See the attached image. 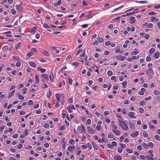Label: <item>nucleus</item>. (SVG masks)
Masks as SVG:
<instances>
[{"instance_id": "obj_1", "label": "nucleus", "mask_w": 160, "mask_h": 160, "mask_svg": "<svg viewBox=\"0 0 160 160\" xmlns=\"http://www.w3.org/2000/svg\"><path fill=\"white\" fill-rule=\"evenodd\" d=\"M146 72L151 77H152L154 73L153 69L152 68H150L147 70Z\"/></svg>"}, {"instance_id": "obj_2", "label": "nucleus", "mask_w": 160, "mask_h": 160, "mask_svg": "<svg viewBox=\"0 0 160 160\" xmlns=\"http://www.w3.org/2000/svg\"><path fill=\"white\" fill-rule=\"evenodd\" d=\"M120 126L125 131H127L128 130V126L125 124V122L120 124Z\"/></svg>"}, {"instance_id": "obj_3", "label": "nucleus", "mask_w": 160, "mask_h": 160, "mask_svg": "<svg viewBox=\"0 0 160 160\" xmlns=\"http://www.w3.org/2000/svg\"><path fill=\"white\" fill-rule=\"evenodd\" d=\"M87 129L88 132L90 134H93L95 133V131H94L93 129L90 126H88Z\"/></svg>"}, {"instance_id": "obj_4", "label": "nucleus", "mask_w": 160, "mask_h": 160, "mask_svg": "<svg viewBox=\"0 0 160 160\" xmlns=\"http://www.w3.org/2000/svg\"><path fill=\"white\" fill-rule=\"evenodd\" d=\"M134 112H130L128 113V116L131 118L136 119L137 117L134 115Z\"/></svg>"}, {"instance_id": "obj_5", "label": "nucleus", "mask_w": 160, "mask_h": 160, "mask_svg": "<svg viewBox=\"0 0 160 160\" xmlns=\"http://www.w3.org/2000/svg\"><path fill=\"white\" fill-rule=\"evenodd\" d=\"M116 58L118 60L123 61L126 58V57L119 55L116 56Z\"/></svg>"}, {"instance_id": "obj_6", "label": "nucleus", "mask_w": 160, "mask_h": 160, "mask_svg": "<svg viewBox=\"0 0 160 160\" xmlns=\"http://www.w3.org/2000/svg\"><path fill=\"white\" fill-rule=\"evenodd\" d=\"M112 131L117 136L119 135L120 134V132L118 130L112 129Z\"/></svg>"}, {"instance_id": "obj_7", "label": "nucleus", "mask_w": 160, "mask_h": 160, "mask_svg": "<svg viewBox=\"0 0 160 160\" xmlns=\"http://www.w3.org/2000/svg\"><path fill=\"white\" fill-rule=\"evenodd\" d=\"M139 134V133L137 131H135L133 134H131V136L132 137L134 138L135 137L137 136Z\"/></svg>"}, {"instance_id": "obj_8", "label": "nucleus", "mask_w": 160, "mask_h": 160, "mask_svg": "<svg viewBox=\"0 0 160 160\" xmlns=\"http://www.w3.org/2000/svg\"><path fill=\"white\" fill-rule=\"evenodd\" d=\"M42 53L45 56H49V54L48 52L46 50H43L42 51Z\"/></svg>"}, {"instance_id": "obj_9", "label": "nucleus", "mask_w": 160, "mask_h": 160, "mask_svg": "<svg viewBox=\"0 0 160 160\" xmlns=\"http://www.w3.org/2000/svg\"><path fill=\"white\" fill-rule=\"evenodd\" d=\"M15 91V90H14L10 93L9 94V95L8 96V99L12 97L14 95Z\"/></svg>"}, {"instance_id": "obj_10", "label": "nucleus", "mask_w": 160, "mask_h": 160, "mask_svg": "<svg viewBox=\"0 0 160 160\" xmlns=\"http://www.w3.org/2000/svg\"><path fill=\"white\" fill-rule=\"evenodd\" d=\"M52 75V77L51 75H50L49 76L50 81L51 82H54V78L53 76V72H51Z\"/></svg>"}, {"instance_id": "obj_11", "label": "nucleus", "mask_w": 160, "mask_h": 160, "mask_svg": "<svg viewBox=\"0 0 160 160\" xmlns=\"http://www.w3.org/2000/svg\"><path fill=\"white\" fill-rule=\"evenodd\" d=\"M8 49V47L7 46H4L2 48V51L3 52H7Z\"/></svg>"}, {"instance_id": "obj_12", "label": "nucleus", "mask_w": 160, "mask_h": 160, "mask_svg": "<svg viewBox=\"0 0 160 160\" xmlns=\"http://www.w3.org/2000/svg\"><path fill=\"white\" fill-rule=\"evenodd\" d=\"M114 158L116 160H121L122 158L120 156L117 155H115L114 156Z\"/></svg>"}, {"instance_id": "obj_13", "label": "nucleus", "mask_w": 160, "mask_h": 160, "mask_svg": "<svg viewBox=\"0 0 160 160\" xmlns=\"http://www.w3.org/2000/svg\"><path fill=\"white\" fill-rule=\"evenodd\" d=\"M29 64L31 67L33 68L35 67L36 66V63L33 62H29Z\"/></svg>"}, {"instance_id": "obj_14", "label": "nucleus", "mask_w": 160, "mask_h": 160, "mask_svg": "<svg viewBox=\"0 0 160 160\" xmlns=\"http://www.w3.org/2000/svg\"><path fill=\"white\" fill-rule=\"evenodd\" d=\"M22 2H20V4L19 5H16V7L17 8V10L18 11H20L21 8H20V6L22 4Z\"/></svg>"}, {"instance_id": "obj_15", "label": "nucleus", "mask_w": 160, "mask_h": 160, "mask_svg": "<svg viewBox=\"0 0 160 160\" xmlns=\"http://www.w3.org/2000/svg\"><path fill=\"white\" fill-rule=\"evenodd\" d=\"M154 58L156 59H158L159 57L160 53L159 52H156L154 53Z\"/></svg>"}, {"instance_id": "obj_16", "label": "nucleus", "mask_w": 160, "mask_h": 160, "mask_svg": "<svg viewBox=\"0 0 160 160\" xmlns=\"http://www.w3.org/2000/svg\"><path fill=\"white\" fill-rule=\"evenodd\" d=\"M35 83L36 84L38 83L39 82V80L38 78V75H35Z\"/></svg>"}, {"instance_id": "obj_17", "label": "nucleus", "mask_w": 160, "mask_h": 160, "mask_svg": "<svg viewBox=\"0 0 160 160\" xmlns=\"http://www.w3.org/2000/svg\"><path fill=\"white\" fill-rule=\"evenodd\" d=\"M37 30V28L36 27H33L32 29L30 30V32L32 33H34L35 31Z\"/></svg>"}, {"instance_id": "obj_18", "label": "nucleus", "mask_w": 160, "mask_h": 160, "mask_svg": "<svg viewBox=\"0 0 160 160\" xmlns=\"http://www.w3.org/2000/svg\"><path fill=\"white\" fill-rule=\"evenodd\" d=\"M139 104L142 106H144L146 105V102L143 100H141L140 101Z\"/></svg>"}, {"instance_id": "obj_19", "label": "nucleus", "mask_w": 160, "mask_h": 160, "mask_svg": "<svg viewBox=\"0 0 160 160\" xmlns=\"http://www.w3.org/2000/svg\"><path fill=\"white\" fill-rule=\"evenodd\" d=\"M41 76L47 80H48V76L45 74H41Z\"/></svg>"}, {"instance_id": "obj_20", "label": "nucleus", "mask_w": 160, "mask_h": 160, "mask_svg": "<svg viewBox=\"0 0 160 160\" xmlns=\"http://www.w3.org/2000/svg\"><path fill=\"white\" fill-rule=\"evenodd\" d=\"M81 126H78V128H77V130H78V133L79 134H81L82 133V129H81Z\"/></svg>"}, {"instance_id": "obj_21", "label": "nucleus", "mask_w": 160, "mask_h": 160, "mask_svg": "<svg viewBox=\"0 0 160 160\" xmlns=\"http://www.w3.org/2000/svg\"><path fill=\"white\" fill-rule=\"evenodd\" d=\"M56 99H57V100L58 101V102H60V98L61 97V96H60V94H58V93H57L56 95Z\"/></svg>"}, {"instance_id": "obj_22", "label": "nucleus", "mask_w": 160, "mask_h": 160, "mask_svg": "<svg viewBox=\"0 0 160 160\" xmlns=\"http://www.w3.org/2000/svg\"><path fill=\"white\" fill-rule=\"evenodd\" d=\"M108 137L109 138H114V135L112 133H110L108 135Z\"/></svg>"}, {"instance_id": "obj_23", "label": "nucleus", "mask_w": 160, "mask_h": 160, "mask_svg": "<svg viewBox=\"0 0 160 160\" xmlns=\"http://www.w3.org/2000/svg\"><path fill=\"white\" fill-rule=\"evenodd\" d=\"M135 18L134 17H131L129 18L130 20H132L131 22L132 23H133L135 22Z\"/></svg>"}, {"instance_id": "obj_24", "label": "nucleus", "mask_w": 160, "mask_h": 160, "mask_svg": "<svg viewBox=\"0 0 160 160\" xmlns=\"http://www.w3.org/2000/svg\"><path fill=\"white\" fill-rule=\"evenodd\" d=\"M91 121L90 119H88L85 122L86 124L87 125H88L91 123Z\"/></svg>"}, {"instance_id": "obj_25", "label": "nucleus", "mask_w": 160, "mask_h": 160, "mask_svg": "<svg viewBox=\"0 0 160 160\" xmlns=\"http://www.w3.org/2000/svg\"><path fill=\"white\" fill-rule=\"evenodd\" d=\"M118 120L119 121V125L120 124H122L124 122L122 117H120V118H119Z\"/></svg>"}, {"instance_id": "obj_26", "label": "nucleus", "mask_w": 160, "mask_h": 160, "mask_svg": "<svg viewBox=\"0 0 160 160\" xmlns=\"http://www.w3.org/2000/svg\"><path fill=\"white\" fill-rule=\"evenodd\" d=\"M143 135L145 138H147L148 136V135L146 131H144L143 132Z\"/></svg>"}, {"instance_id": "obj_27", "label": "nucleus", "mask_w": 160, "mask_h": 160, "mask_svg": "<svg viewBox=\"0 0 160 160\" xmlns=\"http://www.w3.org/2000/svg\"><path fill=\"white\" fill-rule=\"evenodd\" d=\"M18 98L20 100H23L24 99V98L22 96H21L20 94H18Z\"/></svg>"}, {"instance_id": "obj_28", "label": "nucleus", "mask_w": 160, "mask_h": 160, "mask_svg": "<svg viewBox=\"0 0 160 160\" xmlns=\"http://www.w3.org/2000/svg\"><path fill=\"white\" fill-rule=\"evenodd\" d=\"M155 51V49L153 48H151L149 51V52L150 53H154Z\"/></svg>"}, {"instance_id": "obj_29", "label": "nucleus", "mask_w": 160, "mask_h": 160, "mask_svg": "<svg viewBox=\"0 0 160 160\" xmlns=\"http://www.w3.org/2000/svg\"><path fill=\"white\" fill-rule=\"evenodd\" d=\"M135 2L137 3H148V2L147 1H135Z\"/></svg>"}, {"instance_id": "obj_30", "label": "nucleus", "mask_w": 160, "mask_h": 160, "mask_svg": "<svg viewBox=\"0 0 160 160\" xmlns=\"http://www.w3.org/2000/svg\"><path fill=\"white\" fill-rule=\"evenodd\" d=\"M153 27V24L152 23H149L147 26L146 28H151Z\"/></svg>"}, {"instance_id": "obj_31", "label": "nucleus", "mask_w": 160, "mask_h": 160, "mask_svg": "<svg viewBox=\"0 0 160 160\" xmlns=\"http://www.w3.org/2000/svg\"><path fill=\"white\" fill-rule=\"evenodd\" d=\"M43 27L45 28L49 29L50 28L49 26L46 23H45L43 24Z\"/></svg>"}, {"instance_id": "obj_32", "label": "nucleus", "mask_w": 160, "mask_h": 160, "mask_svg": "<svg viewBox=\"0 0 160 160\" xmlns=\"http://www.w3.org/2000/svg\"><path fill=\"white\" fill-rule=\"evenodd\" d=\"M148 14L150 15H156L157 14V13L154 11H151L148 13Z\"/></svg>"}, {"instance_id": "obj_33", "label": "nucleus", "mask_w": 160, "mask_h": 160, "mask_svg": "<svg viewBox=\"0 0 160 160\" xmlns=\"http://www.w3.org/2000/svg\"><path fill=\"white\" fill-rule=\"evenodd\" d=\"M56 47H52V49L54 50H56V52L57 53H59V51L58 49H56Z\"/></svg>"}, {"instance_id": "obj_34", "label": "nucleus", "mask_w": 160, "mask_h": 160, "mask_svg": "<svg viewBox=\"0 0 160 160\" xmlns=\"http://www.w3.org/2000/svg\"><path fill=\"white\" fill-rule=\"evenodd\" d=\"M139 53V52L137 51L132 52H131V54L132 55H136Z\"/></svg>"}, {"instance_id": "obj_35", "label": "nucleus", "mask_w": 160, "mask_h": 160, "mask_svg": "<svg viewBox=\"0 0 160 160\" xmlns=\"http://www.w3.org/2000/svg\"><path fill=\"white\" fill-rule=\"evenodd\" d=\"M97 39L98 41L100 42H102L103 40V39L101 37H98Z\"/></svg>"}, {"instance_id": "obj_36", "label": "nucleus", "mask_w": 160, "mask_h": 160, "mask_svg": "<svg viewBox=\"0 0 160 160\" xmlns=\"http://www.w3.org/2000/svg\"><path fill=\"white\" fill-rule=\"evenodd\" d=\"M142 146L145 148H148V145L145 142H143L142 143Z\"/></svg>"}, {"instance_id": "obj_37", "label": "nucleus", "mask_w": 160, "mask_h": 160, "mask_svg": "<svg viewBox=\"0 0 160 160\" xmlns=\"http://www.w3.org/2000/svg\"><path fill=\"white\" fill-rule=\"evenodd\" d=\"M117 143L115 141H113L112 142V147H116L117 146Z\"/></svg>"}, {"instance_id": "obj_38", "label": "nucleus", "mask_w": 160, "mask_h": 160, "mask_svg": "<svg viewBox=\"0 0 160 160\" xmlns=\"http://www.w3.org/2000/svg\"><path fill=\"white\" fill-rule=\"evenodd\" d=\"M21 44V42H19L16 45V46L15 47V48L17 49H18L20 48V45Z\"/></svg>"}, {"instance_id": "obj_39", "label": "nucleus", "mask_w": 160, "mask_h": 160, "mask_svg": "<svg viewBox=\"0 0 160 160\" xmlns=\"http://www.w3.org/2000/svg\"><path fill=\"white\" fill-rule=\"evenodd\" d=\"M12 58L16 61H19V58L18 57H15L14 56H13L12 57Z\"/></svg>"}, {"instance_id": "obj_40", "label": "nucleus", "mask_w": 160, "mask_h": 160, "mask_svg": "<svg viewBox=\"0 0 160 160\" xmlns=\"http://www.w3.org/2000/svg\"><path fill=\"white\" fill-rule=\"evenodd\" d=\"M92 144L93 148H94V149L96 150H98V148L96 144L95 143H92Z\"/></svg>"}, {"instance_id": "obj_41", "label": "nucleus", "mask_w": 160, "mask_h": 160, "mask_svg": "<svg viewBox=\"0 0 160 160\" xmlns=\"http://www.w3.org/2000/svg\"><path fill=\"white\" fill-rule=\"evenodd\" d=\"M69 143L70 144H74L75 143V141L73 139H71L70 140Z\"/></svg>"}, {"instance_id": "obj_42", "label": "nucleus", "mask_w": 160, "mask_h": 160, "mask_svg": "<svg viewBox=\"0 0 160 160\" xmlns=\"http://www.w3.org/2000/svg\"><path fill=\"white\" fill-rule=\"evenodd\" d=\"M65 129V127L64 125H62L61 127H60L59 128V130H64Z\"/></svg>"}, {"instance_id": "obj_43", "label": "nucleus", "mask_w": 160, "mask_h": 160, "mask_svg": "<svg viewBox=\"0 0 160 160\" xmlns=\"http://www.w3.org/2000/svg\"><path fill=\"white\" fill-rule=\"evenodd\" d=\"M148 147L149 146L150 147H151L152 148H153L154 147V145L153 143L151 142H150L148 143Z\"/></svg>"}, {"instance_id": "obj_44", "label": "nucleus", "mask_w": 160, "mask_h": 160, "mask_svg": "<svg viewBox=\"0 0 160 160\" xmlns=\"http://www.w3.org/2000/svg\"><path fill=\"white\" fill-rule=\"evenodd\" d=\"M112 72L110 70L108 71L107 72L108 75L109 77L111 76L112 74Z\"/></svg>"}, {"instance_id": "obj_45", "label": "nucleus", "mask_w": 160, "mask_h": 160, "mask_svg": "<svg viewBox=\"0 0 160 160\" xmlns=\"http://www.w3.org/2000/svg\"><path fill=\"white\" fill-rule=\"evenodd\" d=\"M69 83L70 84L72 85V80L71 78H68Z\"/></svg>"}, {"instance_id": "obj_46", "label": "nucleus", "mask_w": 160, "mask_h": 160, "mask_svg": "<svg viewBox=\"0 0 160 160\" xmlns=\"http://www.w3.org/2000/svg\"><path fill=\"white\" fill-rule=\"evenodd\" d=\"M154 138L155 139L157 140L158 141H160V137L158 135H155Z\"/></svg>"}, {"instance_id": "obj_47", "label": "nucleus", "mask_w": 160, "mask_h": 160, "mask_svg": "<svg viewBox=\"0 0 160 160\" xmlns=\"http://www.w3.org/2000/svg\"><path fill=\"white\" fill-rule=\"evenodd\" d=\"M27 90V88H26L24 87L22 89V91L23 92H22V93L23 94H24L26 93V92H25V91H26Z\"/></svg>"}, {"instance_id": "obj_48", "label": "nucleus", "mask_w": 160, "mask_h": 160, "mask_svg": "<svg viewBox=\"0 0 160 160\" xmlns=\"http://www.w3.org/2000/svg\"><path fill=\"white\" fill-rule=\"evenodd\" d=\"M92 12L91 11H90L89 12V13H88V15H86L85 16V17H91V18L92 17L91 16V15H92Z\"/></svg>"}, {"instance_id": "obj_49", "label": "nucleus", "mask_w": 160, "mask_h": 160, "mask_svg": "<svg viewBox=\"0 0 160 160\" xmlns=\"http://www.w3.org/2000/svg\"><path fill=\"white\" fill-rule=\"evenodd\" d=\"M11 11L12 14L15 15L16 14V11L13 9H11Z\"/></svg>"}, {"instance_id": "obj_50", "label": "nucleus", "mask_w": 160, "mask_h": 160, "mask_svg": "<svg viewBox=\"0 0 160 160\" xmlns=\"http://www.w3.org/2000/svg\"><path fill=\"white\" fill-rule=\"evenodd\" d=\"M87 147L89 148L90 149H92V145L90 143L88 142L87 143Z\"/></svg>"}, {"instance_id": "obj_51", "label": "nucleus", "mask_w": 160, "mask_h": 160, "mask_svg": "<svg viewBox=\"0 0 160 160\" xmlns=\"http://www.w3.org/2000/svg\"><path fill=\"white\" fill-rule=\"evenodd\" d=\"M146 159H147L148 160H154L153 158L152 157H150L149 156H147L146 157Z\"/></svg>"}, {"instance_id": "obj_52", "label": "nucleus", "mask_w": 160, "mask_h": 160, "mask_svg": "<svg viewBox=\"0 0 160 160\" xmlns=\"http://www.w3.org/2000/svg\"><path fill=\"white\" fill-rule=\"evenodd\" d=\"M154 93L155 95H158L160 94V92L157 90H155L154 91Z\"/></svg>"}, {"instance_id": "obj_53", "label": "nucleus", "mask_w": 160, "mask_h": 160, "mask_svg": "<svg viewBox=\"0 0 160 160\" xmlns=\"http://www.w3.org/2000/svg\"><path fill=\"white\" fill-rule=\"evenodd\" d=\"M129 124L131 128H132L134 126L133 123L131 122H129Z\"/></svg>"}, {"instance_id": "obj_54", "label": "nucleus", "mask_w": 160, "mask_h": 160, "mask_svg": "<svg viewBox=\"0 0 160 160\" xmlns=\"http://www.w3.org/2000/svg\"><path fill=\"white\" fill-rule=\"evenodd\" d=\"M140 158L141 159L143 160H144L146 159V157L143 155H140Z\"/></svg>"}, {"instance_id": "obj_55", "label": "nucleus", "mask_w": 160, "mask_h": 160, "mask_svg": "<svg viewBox=\"0 0 160 160\" xmlns=\"http://www.w3.org/2000/svg\"><path fill=\"white\" fill-rule=\"evenodd\" d=\"M120 146L121 148L123 149L125 148L126 147V145L125 144L123 143H121L120 144Z\"/></svg>"}, {"instance_id": "obj_56", "label": "nucleus", "mask_w": 160, "mask_h": 160, "mask_svg": "<svg viewBox=\"0 0 160 160\" xmlns=\"http://www.w3.org/2000/svg\"><path fill=\"white\" fill-rule=\"evenodd\" d=\"M5 128V126L4 125H3L0 128V131L2 132L3 130H4Z\"/></svg>"}, {"instance_id": "obj_57", "label": "nucleus", "mask_w": 160, "mask_h": 160, "mask_svg": "<svg viewBox=\"0 0 160 160\" xmlns=\"http://www.w3.org/2000/svg\"><path fill=\"white\" fill-rule=\"evenodd\" d=\"M67 109L69 112L70 113L72 112V109L70 108L69 106L67 107Z\"/></svg>"}, {"instance_id": "obj_58", "label": "nucleus", "mask_w": 160, "mask_h": 160, "mask_svg": "<svg viewBox=\"0 0 160 160\" xmlns=\"http://www.w3.org/2000/svg\"><path fill=\"white\" fill-rule=\"evenodd\" d=\"M139 110L140 113H143L144 112V109L143 108H140L139 109Z\"/></svg>"}, {"instance_id": "obj_59", "label": "nucleus", "mask_w": 160, "mask_h": 160, "mask_svg": "<svg viewBox=\"0 0 160 160\" xmlns=\"http://www.w3.org/2000/svg\"><path fill=\"white\" fill-rule=\"evenodd\" d=\"M152 99V98L150 96H149L148 97H146L145 98V100L146 101H148Z\"/></svg>"}, {"instance_id": "obj_60", "label": "nucleus", "mask_w": 160, "mask_h": 160, "mask_svg": "<svg viewBox=\"0 0 160 160\" xmlns=\"http://www.w3.org/2000/svg\"><path fill=\"white\" fill-rule=\"evenodd\" d=\"M82 3L83 5L84 6H88V4L85 1H83L82 2Z\"/></svg>"}, {"instance_id": "obj_61", "label": "nucleus", "mask_w": 160, "mask_h": 160, "mask_svg": "<svg viewBox=\"0 0 160 160\" xmlns=\"http://www.w3.org/2000/svg\"><path fill=\"white\" fill-rule=\"evenodd\" d=\"M112 128L113 129H117L118 128V127L114 124L112 125Z\"/></svg>"}, {"instance_id": "obj_62", "label": "nucleus", "mask_w": 160, "mask_h": 160, "mask_svg": "<svg viewBox=\"0 0 160 160\" xmlns=\"http://www.w3.org/2000/svg\"><path fill=\"white\" fill-rule=\"evenodd\" d=\"M118 151L119 153H121L122 151V150L121 148H118Z\"/></svg>"}, {"instance_id": "obj_63", "label": "nucleus", "mask_w": 160, "mask_h": 160, "mask_svg": "<svg viewBox=\"0 0 160 160\" xmlns=\"http://www.w3.org/2000/svg\"><path fill=\"white\" fill-rule=\"evenodd\" d=\"M105 44L106 46H108L111 44V42L109 41H107Z\"/></svg>"}, {"instance_id": "obj_64", "label": "nucleus", "mask_w": 160, "mask_h": 160, "mask_svg": "<svg viewBox=\"0 0 160 160\" xmlns=\"http://www.w3.org/2000/svg\"><path fill=\"white\" fill-rule=\"evenodd\" d=\"M136 97L135 96H132L130 99V100L132 101H134L135 100Z\"/></svg>"}]
</instances>
